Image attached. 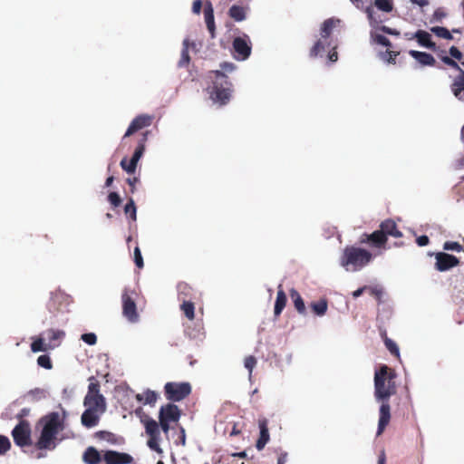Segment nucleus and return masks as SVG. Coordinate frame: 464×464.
Listing matches in <instances>:
<instances>
[{"label": "nucleus", "mask_w": 464, "mask_h": 464, "mask_svg": "<svg viewBox=\"0 0 464 464\" xmlns=\"http://www.w3.org/2000/svg\"><path fill=\"white\" fill-rule=\"evenodd\" d=\"M396 377L395 371L385 364L374 373V397L381 402L377 436L382 434L392 418L389 399L397 392Z\"/></svg>", "instance_id": "f257e3e1"}, {"label": "nucleus", "mask_w": 464, "mask_h": 464, "mask_svg": "<svg viewBox=\"0 0 464 464\" xmlns=\"http://www.w3.org/2000/svg\"><path fill=\"white\" fill-rule=\"evenodd\" d=\"M38 425L42 426V430L35 448L38 450H53L56 446V436L64 429L63 419L56 412H50L43 416Z\"/></svg>", "instance_id": "f03ea898"}, {"label": "nucleus", "mask_w": 464, "mask_h": 464, "mask_svg": "<svg viewBox=\"0 0 464 464\" xmlns=\"http://www.w3.org/2000/svg\"><path fill=\"white\" fill-rule=\"evenodd\" d=\"M140 421L144 425L145 432L149 437L147 440L148 447L158 454H162L163 450L160 446V430H162L165 434H168L171 422L161 419H159V422H157L148 415H143L140 418Z\"/></svg>", "instance_id": "7ed1b4c3"}, {"label": "nucleus", "mask_w": 464, "mask_h": 464, "mask_svg": "<svg viewBox=\"0 0 464 464\" xmlns=\"http://www.w3.org/2000/svg\"><path fill=\"white\" fill-rule=\"evenodd\" d=\"M372 258V255L366 249L353 246H346L341 257V265L347 270L351 266L353 270L356 271L369 264Z\"/></svg>", "instance_id": "20e7f679"}, {"label": "nucleus", "mask_w": 464, "mask_h": 464, "mask_svg": "<svg viewBox=\"0 0 464 464\" xmlns=\"http://www.w3.org/2000/svg\"><path fill=\"white\" fill-rule=\"evenodd\" d=\"M211 73L214 74L215 80L210 92V98L214 102L225 105L230 100L232 84L228 81V77L221 71H212Z\"/></svg>", "instance_id": "39448f33"}, {"label": "nucleus", "mask_w": 464, "mask_h": 464, "mask_svg": "<svg viewBox=\"0 0 464 464\" xmlns=\"http://www.w3.org/2000/svg\"><path fill=\"white\" fill-rule=\"evenodd\" d=\"M90 381L88 392L83 400V405L87 409H92L103 414L106 411V401L104 396L100 393V382L94 377L90 378Z\"/></svg>", "instance_id": "423d86ee"}, {"label": "nucleus", "mask_w": 464, "mask_h": 464, "mask_svg": "<svg viewBox=\"0 0 464 464\" xmlns=\"http://www.w3.org/2000/svg\"><path fill=\"white\" fill-rule=\"evenodd\" d=\"M191 393L189 382H169L164 385V394L169 401H180Z\"/></svg>", "instance_id": "0eeeda50"}, {"label": "nucleus", "mask_w": 464, "mask_h": 464, "mask_svg": "<svg viewBox=\"0 0 464 464\" xmlns=\"http://www.w3.org/2000/svg\"><path fill=\"white\" fill-rule=\"evenodd\" d=\"M150 131L146 130L141 134V138L138 141V145L133 152V155L130 160L124 157L121 160V167L129 174H133L136 170L137 164L145 151V143L148 140Z\"/></svg>", "instance_id": "6e6552de"}, {"label": "nucleus", "mask_w": 464, "mask_h": 464, "mask_svg": "<svg viewBox=\"0 0 464 464\" xmlns=\"http://www.w3.org/2000/svg\"><path fill=\"white\" fill-rule=\"evenodd\" d=\"M136 293L125 288L121 295L122 314L130 323H136L139 320V314L134 300Z\"/></svg>", "instance_id": "1a4fd4ad"}, {"label": "nucleus", "mask_w": 464, "mask_h": 464, "mask_svg": "<svg viewBox=\"0 0 464 464\" xmlns=\"http://www.w3.org/2000/svg\"><path fill=\"white\" fill-rule=\"evenodd\" d=\"M12 436L14 443L19 447H28L32 445L31 428L27 420H22L12 430Z\"/></svg>", "instance_id": "9d476101"}, {"label": "nucleus", "mask_w": 464, "mask_h": 464, "mask_svg": "<svg viewBox=\"0 0 464 464\" xmlns=\"http://www.w3.org/2000/svg\"><path fill=\"white\" fill-rule=\"evenodd\" d=\"M154 116L150 114H140L136 116L129 125L125 134L122 137V140L133 135L135 132L150 127L152 124Z\"/></svg>", "instance_id": "9b49d317"}, {"label": "nucleus", "mask_w": 464, "mask_h": 464, "mask_svg": "<svg viewBox=\"0 0 464 464\" xmlns=\"http://www.w3.org/2000/svg\"><path fill=\"white\" fill-rule=\"evenodd\" d=\"M102 460L105 464H132L134 459L131 455L117 450H105L102 454Z\"/></svg>", "instance_id": "f8f14e48"}, {"label": "nucleus", "mask_w": 464, "mask_h": 464, "mask_svg": "<svg viewBox=\"0 0 464 464\" xmlns=\"http://www.w3.org/2000/svg\"><path fill=\"white\" fill-rule=\"evenodd\" d=\"M435 258V268L440 272L447 271L459 264V259L458 257L444 252L437 253Z\"/></svg>", "instance_id": "ddd939ff"}, {"label": "nucleus", "mask_w": 464, "mask_h": 464, "mask_svg": "<svg viewBox=\"0 0 464 464\" xmlns=\"http://www.w3.org/2000/svg\"><path fill=\"white\" fill-rule=\"evenodd\" d=\"M388 238L385 235L379 230H375L372 234L364 233L362 235L360 242L362 244H368L369 246L375 248H382L385 247Z\"/></svg>", "instance_id": "4468645a"}, {"label": "nucleus", "mask_w": 464, "mask_h": 464, "mask_svg": "<svg viewBox=\"0 0 464 464\" xmlns=\"http://www.w3.org/2000/svg\"><path fill=\"white\" fill-rule=\"evenodd\" d=\"M181 416V411L174 403L162 405L159 411V419L177 423Z\"/></svg>", "instance_id": "2eb2a0df"}, {"label": "nucleus", "mask_w": 464, "mask_h": 464, "mask_svg": "<svg viewBox=\"0 0 464 464\" xmlns=\"http://www.w3.org/2000/svg\"><path fill=\"white\" fill-rule=\"evenodd\" d=\"M233 49L236 57L239 60H246L251 54L250 42L243 37H236L233 41Z\"/></svg>", "instance_id": "dca6fc26"}, {"label": "nucleus", "mask_w": 464, "mask_h": 464, "mask_svg": "<svg viewBox=\"0 0 464 464\" xmlns=\"http://www.w3.org/2000/svg\"><path fill=\"white\" fill-rule=\"evenodd\" d=\"M204 19L209 32L211 38L216 37V24H215V16H214V9L210 1H207L205 3L204 7Z\"/></svg>", "instance_id": "f3484780"}, {"label": "nucleus", "mask_w": 464, "mask_h": 464, "mask_svg": "<svg viewBox=\"0 0 464 464\" xmlns=\"http://www.w3.org/2000/svg\"><path fill=\"white\" fill-rule=\"evenodd\" d=\"M258 426L260 430L259 438L256 443V448L262 450L266 444L269 441L270 436L268 431V421L266 418L258 420Z\"/></svg>", "instance_id": "a211bd4d"}, {"label": "nucleus", "mask_w": 464, "mask_h": 464, "mask_svg": "<svg viewBox=\"0 0 464 464\" xmlns=\"http://www.w3.org/2000/svg\"><path fill=\"white\" fill-rule=\"evenodd\" d=\"M380 229L388 238V236L399 238L402 237V233L399 230L394 220L388 218L380 224Z\"/></svg>", "instance_id": "6ab92c4d"}, {"label": "nucleus", "mask_w": 464, "mask_h": 464, "mask_svg": "<svg viewBox=\"0 0 464 464\" xmlns=\"http://www.w3.org/2000/svg\"><path fill=\"white\" fill-rule=\"evenodd\" d=\"M102 414V413L86 408L81 417L82 424L86 428H92L99 423Z\"/></svg>", "instance_id": "aec40b11"}, {"label": "nucleus", "mask_w": 464, "mask_h": 464, "mask_svg": "<svg viewBox=\"0 0 464 464\" xmlns=\"http://www.w3.org/2000/svg\"><path fill=\"white\" fill-rule=\"evenodd\" d=\"M341 24V20L331 17L324 20L320 27V36L325 39H331L334 29Z\"/></svg>", "instance_id": "412c9836"}, {"label": "nucleus", "mask_w": 464, "mask_h": 464, "mask_svg": "<svg viewBox=\"0 0 464 464\" xmlns=\"http://www.w3.org/2000/svg\"><path fill=\"white\" fill-rule=\"evenodd\" d=\"M287 302L286 295L282 287V285H279L277 287V295L275 302L274 307V315L276 318L279 317L283 310L285 309Z\"/></svg>", "instance_id": "4be33fe9"}, {"label": "nucleus", "mask_w": 464, "mask_h": 464, "mask_svg": "<svg viewBox=\"0 0 464 464\" xmlns=\"http://www.w3.org/2000/svg\"><path fill=\"white\" fill-rule=\"evenodd\" d=\"M333 45V40L332 39H325L320 36V38L317 39V41L314 43V44L312 46L309 52V55L311 58H315L320 53L325 51L326 47H330Z\"/></svg>", "instance_id": "5701e85b"}, {"label": "nucleus", "mask_w": 464, "mask_h": 464, "mask_svg": "<svg viewBox=\"0 0 464 464\" xmlns=\"http://www.w3.org/2000/svg\"><path fill=\"white\" fill-rule=\"evenodd\" d=\"M409 54L421 65L434 66L436 64V60L430 53L411 50Z\"/></svg>", "instance_id": "b1692460"}, {"label": "nucleus", "mask_w": 464, "mask_h": 464, "mask_svg": "<svg viewBox=\"0 0 464 464\" xmlns=\"http://www.w3.org/2000/svg\"><path fill=\"white\" fill-rule=\"evenodd\" d=\"M248 7L233 5L228 9V16L233 19L235 22H242L246 18V12Z\"/></svg>", "instance_id": "393cba45"}, {"label": "nucleus", "mask_w": 464, "mask_h": 464, "mask_svg": "<svg viewBox=\"0 0 464 464\" xmlns=\"http://www.w3.org/2000/svg\"><path fill=\"white\" fill-rule=\"evenodd\" d=\"M82 460L86 464H99L102 460V455L94 447H89L83 453Z\"/></svg>", "instance_id": "a878e982"}, {"label": "nucleus", "mask_w": 464, "mask_h": 464, "mask_svg": "<svg viewBox=\"0 0 464 464\" xmlns=\"http://www.w3.org/2000/svg\"><path fill=\"white\" fill-rule=\"evenodd\" d=\"M290 297L294 303V306L298 312V314L302 315L306 314V307L304 302V299L302 298L301 295L298 293L297 290L295 288L290 289L289 291Z\"/></svg>", "instance_id": "bb28decb"}, {"label": "nucleus", "mask_w": 464, "mask_h": 464, "mask_svg": "<svg viewBox=\"0 0 464 464\" xmlns=\"http://www.w3.org/2000/svg\"><path fill=\"white\" fill-rule=\"evenodd\" d=\"M309 307L312 313L316 316H324L328 310V302L325 298L310 303Z\"/></svg>", "instance_id": "cd10ccee"}, {"label": "nucleus", "mask_w": 464, "mask_h": 464, "mask_svg": "<svg viewBox=\"0 0 464 464\" xmlns=\"http://www.w3.org/2000/svg\"><path fill=\"white\" fill-rule=\"evenodd\" d=\"M414 38L417 39L418 43L421 46H424V47H427V48H430V49H434L435 48V44L431 41L430 34L428 32H426V31L418 30L414 34Z\"/></svg>", "instance_id": "c85d7f7f"}, {"label": "nucleus", "mask_w": 464, "mask_h": 464, "mask_svg": "<svg viewBox=\"0 0 464 464\" xmlns=\"http://www.w3.org/2000/svg\"><path fill=\"white\" fill-rule=\"evenodd\" d=\"M135 398L139 402L154 405L158 400V394L156 392L148 389L142 394H136Z\"/></svg>", "instance_id": "c756f323"}, {"label": "nucleus", "mask_w": 464, "mask_h": 464, "mask_svg": "<svg viewBox=\"0 0 464 464\" xmlns=\"http://www.w3.org/2000/svg\"><path fill=\"white\" fill-rule=\"evenodd\" d=\"M57 346L58 343H45L44 338L38 337L31 343V350L34 353L45 352Z\"/></svg>", "instance_id": "7c9ffc66"}, {"label": "nucleus", "mask_w": 464, "mask_h": 464, "mask_svg": "<svg viewBox=\"0 0 464 464\" xmlns=\"http://www.w3.org/2000/svg\"><path fill=\"white\" fill-rule=\"evenodd\" d=\"M179 298L180 300L193 299L194 290L187 283L181 282L178 285Z\"/></svg>", "instance_id": "2f4dec72"}, {"label": "nucleus", "mask_w": 464, "mask_h": 464, "mask_svg": "<svg viewBox=\"0 0 464 464\" xmlns=\"http://www.w3.org/2000/svg\"><path fill=\"white\" fill-rule=\"evenodd\" d=\"M464 90V71L460 70L459 75L455 79L454 82L451 84V91L454 95L462 100L461 92Z\"/></svg>", "instance_id": "473e14b6"}, {"label": "nucleus", "mask_w": 464, "mask_h": 464, "mask_svg": "<svg viewBox=\"0 0 464 464\" xmlns=\"http://www.w3.org/2000/svg\"><path fill=\"white\" fill-rule=\"evenodd\" d=\"M464 90V71L460 70L459 75L455 79L454 82L451 84V91L454 95L462 100L461 92Z\"/></svg>", "instance_id": "72a5a7b5"}, {"label": "nucleus", "mask_w": 464, "mask_h": 464, "mask_svg": "<svg viewBox=\"0 0 464 464\" xmlns=\"http://www.w3.org/2000/svg\"><path fill=\"white\" fill-rule=\"evenodd\" d=\"M189 44H190V43H189L188 39H185L183 41L181 55H180V59H179V61L178 63V66L179 68L188 67V65L190 63V56H189V53H188Z\"/></svg>", "instance_id": "f704fd0d"}, {"label": "nucleus", "mask_w": 464, "mask_h": 464, "mask_svg": "<svg viewBox=\"0 0 464 464\" xmlns=\"http://www.w3.org/2000/svg\"><path fill=\"white\" fill-rule=\"evenodd\" d=\"M180 309L188 320L195 318V305L191 299L182 300Z\"/></svg>", "instance_id": "c9c22d12"}, {"label": "nucleus", "mask_w": 464, "mask_h": 464, "mask_svg": "<svg viewBox=\"0 0 464 464\" xmlns=\"http://www.w3.org/2000/svg\"><path fill=\"white\" fill-rule=\"evenodd\" d=\"M381 334L383 338L385 346L389 350V352L395 357L400 358V351L396 343L387 337L386 331H383L382 333H381Z\"/></svg>", "instance_id": "e433bc0d"}, {"label": "nucleus", "mask_w": 464, "mask_h": 464, "mask_svg": "<svg viewBox=\"0 0 464 464\" xmlns=\"http://www.w3.org/2000/svg\"><path fill=\"white\" fill-rule=\"evenodd\" d=\"M47 334L48 343H58L62 338L64 336V332L62 330H54V329H48L45 333Z\"/></svg>", "instance_id": "4c0bfd02"}, {"label": "nucleus", "mask_w": 464, "mask_h": 464, "mask_svg": "<svg viewBox=\"0 0 464 464\" xmlns=\"http://www.w3.org/2000/svg\"><path fill=\"white\" fill-rule=\"evenodd\" d=\"M124 213L128 216L132 221L137 219V208L134 203L133 198H130L129 201L124 207Z\"/></svg>", "instance_id": "58836bf2"}, {"label": "nucleus", "mask_w": 464, "mask_h": 464, "mask_svg": "<svg viewBox=\"0 0 464 464\" xmlns=\"http://www.w3.org/2000/svg\"><path fill=\"white\" fill-rule=\"evenodd\" d=\"M366 292H368L372 296H373L378 304H381L382 302V298L383 295V288L379 285L375 286H370L367 285Z\"/></svg>", "instance_id": "ea45409f"}, {"label": "nucleus", "mask_w": 464, "mask_h": 464, "mask_svg": "<svg viewBox=\"0 0 464 464\" xmlns=\"http://www.w3.org/2000/svg\"><path fill=\"white\" fill-rule=\"evenodd\" d=\"M430 31L433 34H435L438 37L447 39V40L452 39V35H451L450 32L445 27L434 26V27L430 28Z\"/></svg>", "instance_id": "a19ab883"}, {"label": "nucleus", "mask_w": 464, "mask_h": 464, "mask_svg": "<svg viewBox=\"0 0 464 464\" xmlns=\"http://www.w3.org/2000/svg\"><path fill=\"white\" fill-rule=\"evenodd\" d=\"M374 5L381 11L390 13L392 11L393 5L390 0H375Z\"/></svg>", "instance_id": "79ce46f5"}, {"label": "nucleus", "mask_w": 464, "mask_h": 464, "mask_svg": "<svg viewBox=\"0 0 464 464\" xmlns=\"http://www.w3.org/2000/svg\"><path fill=\"white\" fill-rule=\"evenodd\" d=\"M37 363L40 367H43L47 370H50L53 368V363H52L51 358L47 354L40 355L37 358Z\"/></svg>", "instance_id": "37998d69"}, {"label": "nucleus", "mask_w": 464, "mask_h": 464, "mask_svg": "<svg viewBox=\"0 0 464 464\" xmlns=\"http://www.w3.org/2000/svg\"><path fill=\"white\" fill-rule=\"evenodd\" d=\"M244 365L249 372V377H251L253 369L256 365V357L253 355L246 356L244 361Z\"/></svg>", "instance_id": "c03bdc74"}, {"label": "nucleus", "mask_w": 464, "mask_h": 464, "mask_svg": "<svg viewBox=\"0 0 464 464\" xmlns=\"http://www.w3.org/2000/svg\"><path fill=\"white\" fill-rule=\"evenodd\" d=\"M443 249L448 251L460 252L463 249V246L458 242L447 241L443 245Z\"/></svg>", "instance_id": "a18cd8bd"}, {"label": "nucleus", "mask_w": 464, "mask_h": 464, "mask_svg": "<svg viewBox=\"0 0 464 464\" xmlns=\"http://www.w3.org/2000/svg\"><path fill=\"white\" fill-rule=\"evenodd\" d=\"M11 447L10 440L7 437L0 435V455L5 454Z\"/></svg>", "instance_id": "49530a36"}, {"label": "nucleus", "mask_w": 464, "mask_h": 464, "mask_svg": "<svg viewBox=\"0 0 464 464\" xmlns=\"http://www.w3.org/2000/svg\"><path fill=\"white\" fill-rule=\"evenodd\" d=\"M108 201L114 208H117L121 203V198L117 192H110L108 195Z\"/></svg>", "instance_id": "de8ad7c7"}, {"label": "nucleus", "mask_w": 464, "mask_h": 464, "mask_svg": "<svg viewBox=\"0 0 464 464\" xmlns=\"http://www.w3.org/2000/svg\"><path fill=\"white\" fill-rule=\"evenodd\" d=\"M134 263L139 268H142L144 266L143 257L141 256V252L139 246L134 248Z\"/></svg>", "instance_id": "09e8293b"}, {"label": "nucleus", "mask_w": 464, "mask_h": 464, "mask_svg": "<svg viewBox=\"0 0 464 464\" xmlns=\"http://www.w3.org/2000/svg\"><path fill=\"white\" fill-rule=\"evenodd\" d=\"M365 12L367 14V17H368V19L370 21V24L372 26H374L375 24H378L382 22L381 19L375 17L374 10L372 7H367Z\"/></svg>", "instance_id": "8fccbe9b"}, {"label": "nucleus", "mask_w": 464, "mask_h": 464, "mask_svg": "<svg viewBox=\"0 0 464 464\" xmlns=\"http://www.w3.org/2000/svg\"><path fill=\"white\" fill-rule=\"evenodd\" d=\"M399 55V52L390 51L387 50L385 53L383 54V59L386 60L387 63L395 64L396 63V57Z\"/></svg>", "instance_id": "3c124183"}, {"label": "nucleus", "mask_w": 464, "mask_h": 464, "mask_svg": "<svg viewBox=\"0 0 464 464\" xmlns=\"http://www.w3.org/2000/svg\"><path fill=\"white\" fill-rule=\"evenodd\" d=\"M82 340L89 345H93L97 342V336L93 333L83 334Z\"/></svg>", "instance_id": "603ef678"}, {"label": "nucleus", "mask_w": 464, "mask_h": 464, "mask_svg": "<svg viewBox=\"0 0 464 464\" xmlns=\"http://www.w3.org/2000/svg\"><path fill=\"white\" fill-rule=\"evenodd\" d=\"M373 40L378 44H381V45H383V46H386V47H391L392 46L391 41L386 36H384V35L376 34L375 36H373Z\"/></svg>", "instance_id": "864d4df0"}, {"label": "nucleus", "mask_w": 464, "mask_h": 464, "mask_svg": "<svg viewBox=\"0 0 464 464\" xmlns=\"http://www.w3.org/2000/svg\"><path fill=\"white\" fill-rule=\"evenodd\" d=\"M441 60H442V62H443L445 64H447V65H449V66H450V67H452V68H454V69H456V70H459V72H460V70H462V69L459 66V64H458V63H456L452 58H450V57H449V56H443V57L441 58Z\"/></svg>", "instance_id": "5fc2aeb1"}, {"label": "nucleus", "mask_w": 464, "mask_h": 464, "mask_svg": "<svg viewBox=\"0 0 464 464\" xmlns=\"http://www.w3.org/2000/svg\"><path fill=\"white\" fill-rule=\"evenodd\" d=\"M328 59L331 63H334L338 60L337 44L332 45V49L328 53Z\"/></svg>", "instance_id": "6e6d98bb"}, {"label": "nucleus", "mask_w": 464, "mask_h": 464, "mask_svg": "<svg viewBox=\"0 0 464 464\" xmlns=\"http://www.w3.org/2000/svg\"><path fill=\"white\" fill-rule=\"evenodd\" d=\"M378 30L382 31L384 34H390V35H399L400 33L396 29L390 28L386 25H382L378 27Z\"/></svg>", "instance_id": "4d7b16f0"}, {"label": "nucleus", "mask_w": 464, "mask_h": 464, "mask_svg": "<svg viewBox=\"0 0 464 464\" xmlns=\"http://www.w3.org/2000/svg\"><path fill=\"white\" fill-rule=\"evenodd\" d=\"M450 54L457 60H461L463 56L462 53L456 46H451L450 48Z\"/></svg>", "instance_id": "13d9d810"}, {"label": "nucleus", "mask_w": 464, "mask_h": 464, "mask_svg": "<svg viewBox=\"0 0 464 464\" xmlns=\"http://www.w3.org/2000/svg\"><path fill=\"white\" fill-rule=\"evenodd\" d=\"M126 182L130 187V193L133 194L136 190V183L139 182V179L137 177L128 178Z\"/></svg>", "instance_id": "bf43d9fd"}, {"label": "nucleus", "mask_w": 464, "mask_h": 464, "mask_svg": "<svg viewBox=\"0 0 464 464\" xmlns=\"http://www.w3.org/2000/svg\"><path fill=\"white\" fill-rule=\"evenodd\" d=\"M176 444H180L182 446H185L186 444V432L183 427H180L179 429V440H176Z\"/></svg>", "instance_id": "052dcab7"}, {"label": "nucleus", "mask_w": 464, "mask_h": 464, "mask_svg": "<svg viewBox=\"0 0 464 464\" xmlns=\"http://www.w3.org/2000/svg\"><path fill=\"white\" fill-rule=\"evenodd\" d=\"M202 8V1L195 0L192 4V12L196 14H199Z\"/></svg>", "instance_id": "680f3d73"}, {"label": "nucleus", "mask_w": 464, "mask_h": 464, "mask_svg": "<svg viewBox=\"0 0 464 464\" xmlns=\"http://www.w3.org/2000/svg\"><path fill=\"white\" fill-rule=\"evenodd\" d=\"M416 242L420 246H425L430 243V239L427 236L422 235L417 237Z\"/></svg>", "instance_id": "e2e57ef3"}, {"label": "nucleus", "mask_w": 464, "mask_h": 464, "mask_svg": "<svg viewBox=\"0 0 464 464\" xmlns=\"http://www.w3.org/2000/svg\"><path fill=\"white\" fill-rule=\"evenodd\" d=\"M220 67L227 72H232L235 69V65L231 63H223L220 64Z\"/></svg>", "instance_id": "0e129e2a"}, {"label": "nucleus", "mask_w": 464, "mask_h": 464, "mask_svg": "<svg viewBox=\"0 0 464 464\" xmlns=\"http://www.w3.org/2000/svg\"><path fill=\"white\" fill-rule=\"evenodd\" d=\"M366 289H367V285H363L362 287L358 288L357 290L353 292V296L354 298L361 296L364 292H366Z\"/></svg>", "instance_id": "69168bd1"}, {"label": "nucleus", "mask_w": 464, "mask_h": 464, "mask_svg": "<svg viewBox=\"0 0 464 464\" xmlns=\"http://www.w3.org/2000/svg\"><path fill=\"white\" fill-rule=\"evenodd\" d=\"M286 459H287V453L282 452L277 459V464H285V462L286 461Z\"/></svg>", "instance_id": "338daca9"}, {"label": "nucleus", "mask_w": 464, "mask_h": 464, "mask_svg": "<svg viewBox=\"0 0 464 464\" xmlns=\"http://www.w3.org/2000/svg\"><path fill=\"white\" fill-rule=\"evenodd\" d=\"M111 435L112 434L111 432H108V431H99V432H97V436H99L102 439H108Z\"/></svg>", "instance_id": "774afa93"}]
</instances>
